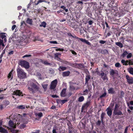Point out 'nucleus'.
<instances>
[{"instance_id": "a19ab883", "label": "nucleus", "mask_w": 133, "mask_h": 133, "mask_svg": "<svg viewBox=\"0 0 133 133\" xmlns=\"http://www.w3.org/2000/svg\"><path fill=\"white\" fill-rule=\"evenodd\" d=\"M115 74V72L114 70H111L110 72V75L112 76L113 75Z\"/></svg>"}, {"instance_id": "0eeeda50", "label": "nucleus", "mask_w": 133, "mask_h": 133, "mask_svg": "<svg viewBox=\"0 0 133 133\" xmlns=\"http://www.w3.org/2000/svg\"><path fill=\"white\" fill-rule=\"evenodd\" d=\"M127 81L129 84H133V77H130L129 75H126L125 76Z\"/></svg>"}, {"instance_id": "5701e85b", "label": "nucleus", "mask_w": 133, "mask_h": 133, "mask_svg": "<svg viewBox=\"0 0 133 133\" xmlns=\"http://www.w3.org/2000/svg\"><path fill=\"white\" fill-rule=\"evenodd\" d=\"M128 70L130 74L133 75V68L132 67L128 69Z\"/></svg>"}, {"instance_id": "5fc2aeb1", "label": "nucleus", "mask_w": 133, "mask_h": 133, "mask_svg": "<svg viewBox=\"0 0 133 133\" xmlns=\"http://www.w3.org/2000/svg\"><path fill=\"white\" fill-rule=\"evenodd\" d=\"M118 108V104H116L114 110H117Z\"/></svg>"}, {"instance_id": "2eb2a0df", "label": "nucleus", "mask_w": 133, "mask_h": 133, "mask_svg": "<svg viewBox=\"0 0 133 133\" xmlns=\"http://www.w3.org/2000/svg\"><path fill=\"white\" fill-rule=\"evenodd\" d=\"M75 65H76V67L80 69H82L84 68V65L83 64L75 63Z\"/></svg>"}, {"instance_id": "c9c22d12", "label": "nucleus", "mask_w": 133, "mask_h": 133, "mask_svg": "<svg viewBox=\"0 0 133 133\" xmlns=\"http://www.w3.org/2000/svg\"><path fill=\"white\" fill-rule=\"evenodd\" d=\"M128 54V53L127 51H124L122 54V56L123 57H124L127 55Z\"/></svg>"}, {"instance_id": "6e6552de", "label": "nucleus", "mask_w": 133, "mask_h": 133, "mask_svg": "<svg viewBox=\"0 0 133 133\" xmlns=\"http://www.w3.org/2000/svg\"><path fill=\"white\" fill-rule=\"evenodd\" d=\"M13 95L18 96H23L22 92L21 90H17L15 91H14L13 92Z\"/></svg>"}, {"instance_id": "f3484780", "label": "nucleus", "mask_w": 133, "mask_h": 133, "mask_svg": "<svg viewBox=\"0 0 133 133\" xmlns=\"http://www.w3.org/2000/svg\"><path fill=\"white\" fill-rule=\"evenodd\" d=\"M61 54L59 53H56L55 54V59L58 61H60L61 59L59 57V56H61Z\"/></svg>"}, {"instance_id": "cd10ccee", "label": "nucleus", "mask_w": 133, "mask_h": 133, "mask_svg": "<svg viewBox=\"0 0 133 133\" xmlns=\"http://www.w3.org/2000/svg\"><path fill=\"white\" fill-rule=\"evenodd\" d=\"M108 93L109 94H113L114 93V89L112 88H110L108 90Z\"/></svg>"}, {"instance_id": "1a4fd4ad", "label": "nucleus", "mask_w": 133, "mask_h": 133, "mask_svg": "<svg viewBox=\"0 0 133 133\" xmlns=\"http://www.w3.org/2000/svg\"><path fill=\"white\" fill-rule=\"evenodd\" d=\"M73 37L77 39H79L82 42L85 43L87 44L88 45H91V43L88 42V41L84 39H83L82 38H79L78 37H76L75 36H74V37Z\"/></svg>"}, {"instance_id": "f257e3e1", "label": "nucleus", "mask_w": 133, "mask_h": 133, "mask_svg": "<svg viewBox=\"0 0 133 133\" xmlns=\"http://www.w3.org/2000/svg\"><path fill=\"white\" fill-rule=\"evenodd\" d=\"M18 77L20 79H24L26 78V74L24 71L19 67L17 69Z\"/></svg>"}, {"instance_id": "6e6d98bb", "label": "nucleus", "mask_w": 133, "mask_h": 133, "mask_svg": "<svg viewBox=\"0 0 133 133\" xmlns=\"http://www.w3.org/2000/svg\"><path fill=\"white\" fill-rule=\"evenodd\" d=\"M99 42L101 44H104L106 42V41L103 40H101L99 41Z\"/></svg>"}, {"instance_id": "72a5a7b5", "label": "nucleus", "mask_w": 133, "mask_h": 133, "mask_svg": "<svg viewBox=\"0 0 133 133\" xmlns=\"http://www.w3.org/2000/svg\"><path fill=\"white\" fill-rule=\"evenodd\" d=\"M17 108L19 109H23L25 108V107L23 105H21L18 106Z\"/></svg>"}, {"instance_id": "4468645a", "label": "nucleus", "mask_w": 133, "mask_h": 133, "mask_svg": "<svg viewBox=\"0 0 133 133\" xmlns=\"http://www.w3.org/2000/svg\"><path fill=\"white\" fill-rule=\"evenodd\" d=\"M106 111H107V114L110 117L112 113V111L111 109L109 107H108Z\"/></svg>"}, {"instance_id": "7ed1b4c3", "label": "nucleus", "mask_w": 133, "mask_h": 133, "mask_svg": "<svg viewBox=\"0 0 133 133\" xmlns=\"http://www.w3.org/2000/svg\"><path fill=\"white\" fill-rule=\"evenodd\" d=\"M10 102L7 100H4L2 104H0V110H2L4 108H6V106L10 104Z\"/></svg>"}, {"instance_id": "2f4dec72", "label": "nucleus", "mask_w": 133, "mask_h": 133, "mask_svg": "<svg viewBox=\"0 0 133 133\" xmlns=\"http://www.w3.org/2000/svg\"><path fill=\"white\" fill-rule=\"evenodd\" d=\"M84 99V98L83 96H81L78 99V101L79 102H82L83 101Z\"/></svg>"}, {"instance_id": "ddd939ff", "label": "nucleus", "mask_w": 133, "mask_h": 133, "mask_svg": "<svg viewBox=\"0 0 133 133\" xmlns=\"http://www.w3.org/2000/svg\"><path fill=\"white\" fill-rule=\"evenodd\" d=\"M14 69H12L11 71L8 74V75L7 76L8 78V79L10 78V79H12L13 78V74H12V72L14 71Z\"/></svg>"}, {"instance_id": "20e7f679", "label": "nucleus", "mask_w": 133, "mask_h": 133, "mask_svg": "<svg viewBox=\"0 0 133 133\" xmlns=\"http://www.w3.org/2000/svg\"><path fill=\"white\" fill-rule=\"evenodd\" d=\"M70 90L71 91L78 89L79 88L76 86V85L75 83L71 82L70 83Z\"/></svg>"}, {"instance_id": "09e8293b", "label": "nucleus", "mask_w": 133, "mask_h": 133, "mask_svg": "<svg viewBox=\"0 0 133 133\" xmlns=\"http://www.w3.org/2000/svg\"><path fill=\"white\" fill-rule=\"evenodd\" d=\"M67 100L64 99V100H62L61 101V102H62V104H63L64 103L66 102H67Z\"/></svg>"}, {"instance_id": "49530a36", "label": "nucleus", "mask_w": 133, "mask_h": 133, "mask_svg": "<svg viewBox=\"0 0 133 133\" xmlns=\"http://www.w3.org/2000/svg\"><path fill=\"white\" fill-rule=\"evenodd\" d=\"M31 56L30 55H25L24 56L22 57L23 58H25V57H31Z\"/></svg>"}, {"instance_id": "9d476101", "label": "nucleus", "mask_w": 133, "mask_h": 133, "mask_svg": "<svg viewBox=\"0 0 133 133\" xmlns=\"http://www.w3.org/2000/svg\"><path fill=\"white\" fill-rule=\"evenodd\" d=\"M90 102H87L86 103H84L83 105L82 108V111L84 109H86L89 106L90 104Z\"/></svg>"}, {"instance_id": "e2e57ef3", "label": "nucleus", "mask_w": 133, "mask_h": 133, "mask_svg": "<svg viewBox=\"0 0 133 133\" xmlns=\"http://www.w3.org/2000/svg\"><path fill=\"white\" fill-rule=\"evenodd\" d=\"M121 95L122 96V97H123V96L124 94V92L123 91H121Z\"/></svg>"}, {"instance_id": "4d7b16f0", "label": "nucleus", "mask_w": 133, "mask_h": 133, "mask_svg": "<svg viewBox=\"0 0 133 133\" xmlns=\"http://www.w3.org/2000/svg\"><path fill=\"white\" fill-rule=\"evenodd\" d=\"M128 105L129 107V108L131 110H133V107L132 106H130V105L129 104V103L127 104Z\"/></svg>"}, {"instance_id": "864d4df0", "label": "nucleus", "mask_w": 133, "mask_h": 133, "mask_svg": "<svg viewBox=\"0 0 133 133\" xmlns=\"http://www.w3.org/2000/svg\"><path fill=\"white\" fill-rule=\"evenodd\" d=\"M64 50V49H63L61 48H58L57 49H56V51H63Z\"/></svg>"}, {"instance_id": "0e129e2a", "label": "nucleus", "mask_w": 133, "mask_h": 133, "mask_svg": "<svg viewBox=\"0 0 133 133\" xmlns=\"http://www.w3.org/2000/svg\"><path fill=\"white\" fill-rule=\"evenodd\" d=\"M16 25H14L13 26H12L11 28L12 30H14L15 29V28H16Z\"/></svg>"}, {"instance_id": "58836bf2", "label": "nucleus", "mask_w": 133, "mask_h": 133, "mask_svg": "<svg viewBox=\"0 0 133 133\" xmlns=\"http://www.w3.org/2000/svg\"><path fill=\"white\" fill-rule=\"evenodd\" d=\"M105 113L103 112L102 113L101 115V120L102 121L104 117V116L105 115Z\"/></svg>"}, {"instance_id": "9b49d317", "label": "nucleus", "mask_w": 133, "mask_h": 133, "mask_svg": "<svg viewBox=\"0 0 133 133\" xmlns=\"http://www.w3.org/2000/svg\"><path fill=\"white\" fill-rule=\"evenodd\" d=\"M9 125L12 128H15L16 125L11 120H9Z\"/></svg>"}, {"instance_id": "338daca9", "label": "nucleus", "mask_w": 133, "mask_h": 133, "mask_svg": "<svg viewBox=\"0 0 133 133\" xmlns=\"http://www.w3.org/2000/svg\"><path fill=\"white\" fill-rule=\"evenodd\" d=\"M52 133H57L56 130L55 129H53L52 130Z\"/></svg>"}, {"instance_id": "423d86ee", "label": "nucleus", "mask_w": 133, "mask_h": 133, "mask_svg": "<svg viewBox=\"0 0 133 133\" xmlns=\"http://www.w3.org/2000/svg\"><path fill=\"white\" fill-rule=\"evenodd\" d=\"M28 89L30 93L33 92V82H29L28 83Z\"/></svg>"}, {"instance_id": "052dcab7", "label": "nucleus", "mask_w": 133, "mask_h": 133, "mask_svg": "<svg viewBox=\"0 0 133 133\" xmlns=\"http://www.w3.org/2000/svg\"><path fill=\"white\" fill-rule=\"evenodd\" d=\"M14 51H11L10 52L8 53V55H11L12 54H14Z\"/></svg>"}, {"instance_id": "774afa93", "label": "nucleus", "mask_w": 133, "mask_h": 133, "mask_svg": "<svg viewBox=\"0 0 133 133\" xmlns=\"http://www.w3.org/2000/svg\"><path fill=\"white\" fill-rule=\"evenodd\" d=\"M52 97L53 98H57L58 96L56 95H53L52 96Z\"/></svg>"}, {"instance_id": "680f3d73", "label": "nucleus", "mask_w": 133, "mask_h": 133, "mask_svg": "<svg viewBox=\"0 0 133 133\" xmlns=\"http://www.w3.org/2000/svg\"><path fill=\"white\" fill-rule=\"evenodd\" d=\"M50 43H52V44H57V42L56 41H51L50 42Z\"/></svg>"}, {"instance_id": "4c0bfd02", "label": "nucleus", "mask_w": 133, "mask_h": 133, "mask_svg": "<svg viewBox=\"0 0 133 133\" xmlns=\"http://www.w3.org/2000/svg\"><path fill=\"white\" fill-rule=\"evenodd\" d=\"M61 8L64 9L66 12H67L68 11V9H66V8L64 5L61 6Z\"/></svg>"}, {"instance_id": "8fccbe9b", "label": "nucleus", "mask_w": 133, "mask_h": 133, "mask_svg": "<svg viewBox=\"0 0 133 133\" xmlns=\"http://www.w3.org/2000/svg\"><path fill=\"white\" fill-rule=\"evenodd\" d=\"M6 88L4 89L3 88H2L0 89V93H1V92L2 91H5Z\"/></svg>"}, {"instance_id": "de8ad7c7", "label": "nucleus", "mask_w": 133, "mask_h": 133, "mask_svg": "<svg viewBox=\"0 0 133 133\" xmlns=\"http://www.w3.org/2000/svg\"><path fill=\"white\" fill-rule=\"evenodd\" d=\"M5 51H3L2 52L1 54L0 55V59H2L3 55L5 54Z\"/></svg>"}, {"instance_id": "ea45409f", "label": "nucleus", "mask_w": 133, "mask_h": 133, "mask_svg": "<svg viewBox=\"0 0 133 133\" xmlns=\"http://www.w3.org/2000/svg\"><path fill=\"white\" fill-rule=\"evenodd\" d=\"M115 66L116 67H120L121 66V65L119 63H117L115 64Z\"/></svg>"}, {"instance_id": "f03ea898", "label": "nucleus", "mask_w": 133, "mask_h": 133, "mask_svg": "<svg viewBox=\"0 0 133 133\" xmlns=\"http://www.w3.org/2000/svg\"><path fill=\"white\" fill-rule=\"evenodd\" d=\"M19 64L22 67H23L26 69H28L29 67V63L26 61L23 60L20 61Z\"/></svg>"}, {"instance_id": "69168bd1", "label": "nucleus", "mask_w": 133, "mask_h": 133, "mask_svg": "<svg viewBox=\"0 0 133 133\" xmlns=\"http://www.w3.org/2000/svg\"><path fill=\"white\" fill-rule=\"evenodd\" d=\"M42 62L45 64L48 65L49 64V63L46 61H44Z\"/></svg>"}, {"instance_id": "c03bdc74", "label": "nucleus", "mask_w": 133, "mask_h": 133, "mask_svg": "<svg viewBox=\"0 0 133 133\" xmlns=\"http://www.w3.org/2000/svg\"><path fill=\"white\" fill-rule=\"evenodd\" d=\"M114 104V102H111L110 105V108H112L113 107Z\"/></svg>"}, {"instance_id": "aec40b11", "label": "nucleus", "mask_w": 133, "mask_h": 133, "mask_svg": "<svg viewBox=\"0 0 133 133\" xmlns=\"http://www.w3.org/2000/svg\"><path fill=\"white\" fill-rule=\"evenodd\" d=\"M26 22L27 23L30 25L32 24V19H30L29 18H27Z\"/></svg>"}, {"instance_id": "473e14b6", "label": "nucleus", "mask_w": 133, "mask_h": 133, "mask_svg": "<svg viewBox=\"0 0 133 133\" xmlns=\"http://www.w3.org/2000/svg\"><path fill=\"white\" fill-rule=\"evenodd\" d=\"M42 85L43 88L45 90H46L48 87L47 84H44L43 83L42 84Z\"/></svg>"}, {"instance_id": "a211bd4d", "label": "nucleus", "mask_w": 133, "mask_h": 133, "mask_svg": "<svg viewBox=\"0 0 133 133\" xmlns=\"http://www.w3.org/2000/svg\"><path fill=\"white\" fill-rule=\"evenodd\" d=\"M0 132L3 133H8L7 131L1 127H0Z\"/></svg>"}, {"instance_id": "37998d69", "label": "nucleus", "mask_w": 133, "mask_h": 133, "mask_svg": "<svg viewBox=\"0 0 133 133\" xmlns=\"http://www.w3.org/2000/svg\"><path fill=\"white\" fill-rule=\"evenodd\" d=\"M107 95V93L105 92L102 95L100 96V98H102L105 97Z\"/></svg>"}, {"instance_id": "4be33fe9", "label": "nucleus", "mask_w": 133, "mask_h": 133, "mask_svg": "<svg viewBox=\"0 0 133 133\" xmlns=\"http://www.w3.org/2000/svg\"><path fill=\"white\" fill-rule=\"evenodd\" d=\"M116 45L118 46L120 48H122L123 47V45L122 43L120 42H116L115 43Z\"/></svg>"}, {"instance_id": "7c9ffc66", "label": "nucleus", "mask_w": 133, "mask_h": 133, "mask_svg": "<svg viewBox=\"0 0 133 133\" xmlns=\"http://www.w3.org/2000/svg\"><path fill=\"white\" fill-rule=\"evenodd\" d=\"M14 128H12L10 129V131L11 132V133H17L18 132V131L15 130Z\"/></svg>"}, {"instance_id": "13d9d810", "label": "nucleus", "mask_w": 133, "mask_h": 133, "mask_svg": "<svg viewBox=\"0 0 133 133\" xmlns=\"http://www.w3.org/2000/svg\"><path fill=\"white\" fill-rule=\"evenodd\" d=\"M101 123V122L100 121H98L96 123V124L97 125H99Z\"/></svg>"}, {"instance_id": "6ab92c4d", "label": "nucleus", "mask_w": 133, "mask_h": 133, "mask_svg": "<svg viewBox=\"0 0 133 133\" xmlns=\"http://www.w3.org/2000/svg\"><path fill=\"white\" fill-rule=\"evenodd\" d=\"M39 84L37 83L36 84H34V90L35 89V91H37L39 89Z\"/></svg>"}, {"instance_id": "bb28decb", "label": "nucleus", "mask_w": 133, "mask_h": 133, "mask_svg": "<svg viewBox=\"0 0 133 133\" xmlns=\"http://www.w3.org/2000/svg\"><path fill=\"white\" fill-rule=\"evenodd\" d=\"M90 75H87L86 76L85 78V83L88 82V81L90 79Z\"/></svg>"}, {"instance_id": "f704fd0d", "label": "nucleus", "mask_w": 133, "mask_h": 133, "mask_svg": "<svg viewBox=\"0 0 133 133\" xmlns=\"http://www.w3.org/2000/svg\"><path fill=\"white\" fill-rule=\"evenodd\" d=\"M102 78L104 81H107L108 80V78L107 77L106 74V75H105Z\"/></svg>"}, {"instance_id": "393cba45", "label": "nucleus", "mask_w": 133, "mask_h": 133, "mask_svg": "<svg viewBox=\"0 0 133 133\" xmlns=\"http://www.w3.org/2000/svg\"><path fill=\"white\" fill-rule=\"evenodd\" d=\"M66 68H67L65 67L60 66L59 67L58 69L60 71H63L66 70Z\"/></svg>"}, {"instance_id": "3c124183", "label": "nucleus", "mask_w": 133, "mask_h": 133, "mask_svg": "<svg viewBox=\"0 0 133 133\" xmlns=\"http://www.w3.org/2000/svg\"><path fill=\"white\" fill-rule=\"evenodd\" d=\"M88 90L87 89H86L84 91V95H86L88 94Z\"/></svg>"}, {"instance_id": "a878e982", "label": "nucleus", "mask_w": 133, "mask_h": 133, "mask_svg": "<svg viewBox=\"0 0 133 133\" xmlns=\"http://www.w3.org/2000/svg\"><path fill=\"white\" fill-rule=\"evenodd\" d=\"M36 75L40 79H44L43 78L41 77V74L39 72H37Z\"/></svg>"}, {"instance_id": "e433bc0d", "label": "nucleus", "mask_w": 133, "mask_h": 133, "mask_svg": "<svg viewBox=\"0 0 133 133\" xmlns=\"http://www.w3.org/2000/svg\"><path fill=\"white\" fill-rule=\"evenodd\" d=\"M43 2H46L45 1L43 0H39L37 2V3H36V2H35V3L36 5H38L39 3H41Z\"/></svg>"}, {"instance_id": "c756f323", "label": "nucleus", "mask_w": 133, "mask_h": 133, "mask_svg": "<svg viewBox=\"0 0 133 133\" xmlns=\"http://www.w3.org/2000/svg\"><path fill=\"white\" fill-rule=\"evenodd\" d=\"M46 23L45 22H42L41 24L39 25V26L40 27L43 26L44 28H45L46 27Z\"/></svg>"}, {"instance_id": "dca6fc26", "label": "nucleus", "mask_w": 133, "mask_h": 133, "mask_svg": "<svg viewBox=\"0 0 133 133\" xmlns=\"http://www.w3.org/2000/svg\"><path fill=\"white\" fill-rule=\"evenodd\" d=\"M114 114L117 115H121L123 114L122 112L121 111H118L117 110H114Z\"/></svg>"}, {"instance_id": "c85d7f7f", "label": "nucleus", "mask_w": 133, "mask_h": 133, "mask_svg": "<svg viewBox=\"0 0 133 133\" xmlns=\"http://www.w3.org/2000/svg\"><path fill=\"white\" fill-rule=\"evenodd\" d=\"M101 52L102 54H108V52L106 50H102L101 51Z\"/></svg>"}, {"instance_id": "412c9836", "label": "nucleus", "mask_w": 133, "mask_h": 133, "mask_svg": "<svg viewBox=\"0 0 133 133\" xmlns=\"http://www.w3.org/2000/svg\"><path fill=\"white\" fill-rule=\"evenodd\" d=\"M70 73V72L69 71H67L63 72L62 75L63 76H68L69 75Z\"/></svg>"}, {"instance_id": "39448f33", "label": "nucleus", "mask_w": 133, "mask_h": 133, "mask_svg": "<svg viewBox=\"0 0 133 133\" xmlns=\"http://www.w3.org/2000/svg\"><path fill=\"white\" fill-rule=\"evenodd\" d=\"M57 83V79H55L52 81L51 83L50 89H54L56 86Z\"/></svg>"}, {"instance_id": "a18cd8bd", "label": "nucleus", "mask_w": 133, "mask_h": 133, "mask_svg": "<svg viewBox=\"0 0 133 133\" xmlns=\"http://www.w3.org/2000/svg\"><path fill=\"white\" fill-rule=\"evenodd\" d=\"M102 72L100 74V75H101V78L103 77L105 75H106V74H104V73L102 71Z\"/></svg>"}, {"instance_id": "b1692460", "label": "nucleus", "mask_w": 133, "mask_h": 133, "mask_svg": "<svg viewBox=\"0 0 133 133\" xmlns=\"http://www.w3.org/2000/svg\"><path fill=\"white\" fill-rule=\"evenodd\" d=\"M35 115L36 117H38L39 118H40L43 116V114L42 112H39L38 113H36Z\"/></svg>"}, {"instance_id": "603ef678", "label": "nucleus", "mask_w": 133, "mask_h": 133, "mask_svg": "<svg viewBox=\"0 0 133 133\" xmlns=\"http://www.w3.org/2000/svg\"><path fill=\"white\" fill-rule=\"evenodd\" d=\"M25 126H26L25 124H22L20 126V128H21V129L24 128H25Z\"/></svg>"}, {"instance_id": "bf43d9fd", "label": "nucleus", "mask_w": 133, "mask_h": 133, "mask_svg": "<svg viewBox=\"0 0 133 133\" xmlns=\"http://www.w3.org/2000/svg\"><path fill=\"white\" fill-rule=\"evenodd\" d=\"M1 38L3 39V38H4L6 37V36L5 35H1Z\"/></svg>"}, {"instance_id": "f8f14e48", "label": "nucleus", "mask_w": 133, "mask_h": 133, "mask_svg": "<svg viewBox=\"0 0 133 133\" xmlns=\"http://www.w3.org/2000/svg\"><path fill=\"white\" fill-rule=\"evenodd\" d=\"M66 88L63 89L62 90L61 93V95L62 97H65L66 96Z\"/></svg>"}, {"instance_id": "79ce46f5", "label": "nucleus", "mask_w": 133, "mask_h": 133, "mask_svg": "<svg viewBox=\"0 0 133 133\" xmlns=\"http://www.w3.org/2000/svg\"><path fill=\"white\" fill-rule=\"evenodd\" d=\"M132 56V54L131 53H130L127 56V57L128 58H130Z\"/></svg>"}]
</instances>
